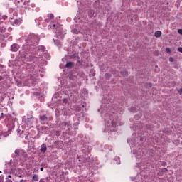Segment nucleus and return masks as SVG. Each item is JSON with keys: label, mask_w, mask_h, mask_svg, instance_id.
<instances>
[{"label": "nucleus", "mask_w": 182, "mask_h": 182, "mask_svg": "<svg viewBox=\"0 0 182 182\" xmlns=\"http://www.w3.org/2000/svg\"><path fill=\"white\" fill-rule=\"evenodd\" d=\"M26 45L23 46V50L28 54L31 52V48L36 46L39 43V36L34 34H30L27 38L25 37Z\"/></svg>", "instance_id": "1"}, {"label": "nucleus", "mask_w": 182, "mask_h": 182, "mask_svg": "<svg viewBox=\"0 0 182 182\" xmlns=\"http://www.w3.org/2000/svg\"><path fill=\"white\" fill-rule=\"evenodd\" d=\"M30 50L28 53H33V55H36L34 58H38V56H41L45 50H46V48L43 46H38L36 47V46L31 47Z\"/></svg>", "instance_id": "2"}, {"label": "nucleus", "mask_w": 182, "mask_h": 182, "mask_svg": "<svg viewBox=\"0 0 182 182\" xmlns=\"http://www.w3.org/2000/svg\"><path fill=\"white\" fill-rule=\"evenodd\" d=\"M36 124V119L33 117L28 118L26 120V126H27V127H33V124Z\"/></svg>", "instance_id": "3"}, {"label": "nucleus", "mask_w": 182, "mask_h": 182, "mask_svg": "<svg viewBox=\"0 0 182 182\" xmlns=\"http://www.w3.org/2000/svg\"><path fill=\"white\" fill-rule=\"evenodd\" d=\"M107 130L110 132H116V123L114 122L108 121L107 122Z\"/></svg>", "instance_id": "4"}, {"label": "nucleus", "mask_w": 182, "mask_h": 182, "mask_svg": "<svg viewBox=\"0 0 182 182\" xmlns=\"http://www.w3.org/2000/svg\"><path fill=\"white\" fill-rule=\"evenodd\" d=\"M49 118H48V115L46 114H42L39 116V120L41 124H46L48 123V120Z\"/></svg>", "instance_id": "5"}, {"label": "nucleus", "mask_w": 182, "mask_h": 182, "mask_svg": "<svg viewBox=\"0 0 182 182\" xmlns=\"http://www.w3.org/2000/svg\"><path fill=\"white\" fill-rule=\"evenodd\" d=\"M19 45H18L17 43H14L13 45H11V52H18L19 50Z\"/></svg>", "instance_id": "6"}, {"label": "nucleus", "mask_w": 182, "mask_h": 182, "mask_svg": "<svg viewBox=\"0 0 182 182\" xmlns=\"http://www.w3.org/2000/svg\"><path fill=\"white\" fill-rule=\"evenodd\" d=\"M15 154L16 156H19L20 154H26V152L23 151L22 149H16Z\"/></svg>", "instance_id": "7"}, {"label": "nucleus", "mask_w": 182, "mask_h": 182, "mask_svg": "<svg viewBox=\"0 0 182 182\" xmlns=\"http://www.w3.org/2000/svg\"><path fill=\"white\" fill-rule=\"evenodd\" d=\"M48 148L46 147V145L45 144H43L41 146L40 151L42 153H46V150Z\"/></svg>", "instance_id": "8"}, {"label": "nucleus", "mask_w": 182, "mask_h": 182, "mask_svg": "<svg viewBox=\"0 0 182 182\" xmlns=\"http://www.w3.org/2000/svg\"><path fill=\"white\" fill-rule=\"evenodd\" d=\"M73 66V62H68L65 65V68H68V69H72Z\"/></svg>", "instance_id": "9"}, {"label": "nucleus", "mask_w": 182, "mask_h": 182, "mask_svg": "<svg viewBox=\"0 0 182 182\" xmlns=\"http://www.w3.org/2000/svg\"><path fill=\"white\" fill-rule=\"evenodd\" d=\"M161 36V31H157L156 32H155L154 33L155 38H160Z\"/></svg>", "instance_id": "10"}, {"label": "nucleus", "mask_w": 182, "mask_h": 182, "mask_svg": "<svg viewBox=\"0 0 182 182\" xmlns=\"http://www.w3.org/2000/svg\"><path fill=\"white\" fill-rule=\"evenodd\" d=\"M6 77H8V75H6V73H4V74L0 75V81L5 80V79H6Z\"/></svg>", "instance_id": "11"}, {"label": "nucleus", "mask_w": 182, "mask_h": 182, "mask_svg": "<svg viewBox=\"0 0 182 182\" xmlns=\"http://www.w3.org/2000/svg\"><path fill=\"white\" fill-rule=\"evenodd\" d=\"M33 181H39V176L36 174L33 175L32 178Z\"/></svg>", "instance_id": "12"}, {"label": "nucleus", "mask_w": 182, "mask_h": 182, "mask_svg": "<svg viewBox=\"0 0 182 182\" xmlns=\"http://www.w3.org/2000/svg\"><path fill=\"white\" fill-rule=\"evenodd\" d=\"M9 134H11V131L9 130L8 132H4L3 134V137H8V136H9Z\"/></svg>", "instance_id": "13"}, {"label": "nucleus", "mask_w": 182, "mask_h": 182, "mask_svg": "<svg viewBox=\"0 0 182 182\" xmlns=\"http://www.w3.org/2000/svg\"><path fill=\"white\" fill-rule=\"evenodd\" d=\"M57 36H58V39H63V34H62L61 36H60V32H57Z\"/></svg>", "instance_id": "14"}, {"label": "nucleus", "mask_w": 182, "mask_h": 182, "mask_svg": "<svg viewBox=\"0 0 182 182\" xmlns=\"http://www.w3.org/2000/svg\"><path fill=\"white\" fill-rule=\"evenodd\" d=\"M6 30V28H5V27H2L0 26V32L1 33H4V32H5Z\"/></svg>", "instance_id": "15"}, {"label": "nucleus", "mask_w": 182, "mask_h": 182, "mask_svg": "<svg viewBox=\"0 0 182 182\" xmlns=\"http://www.w3.org/2000/svg\"><path fill=\"white\" fill-rule=\"evenodd\" d=\"M48 19H53V18H55V16H53V14H49L48 15Z\"/></svg>", "instance_id": "16"}, {"label": "nucleus", "mask_w": 182, "mask_h": 182, "mask_svg": "<svg viewBox=\"0 0 182 182\" xmlns=\"http://www.w3.org/2000/svg\"><path fill=\"white\" fill-rule=\"evenodd\" d=\"M50 28H51L52 29H55L56 28V24L48 26V29H50Z\"/></svg>", "instance_id": "17"}, {"label": "nucleus", "mask_w": 182, "mask_h": 182, "mask_svg": "<svg viewBox=\"0 0 182 182\" xmlns=\"http://www.w3.org/2000/svg\"><path fill=\"white\" fill-rule=\"evenodd\" d=\"M136 159H141L142 154H134Z\"/></svg>", "instance_id": "18"}, {"label": "nucleus", "mask_w": 182, "mask_h": 182, "mask_svg": "<svg viewBox=\"0 0 182 182\" xmlns=\"http://www.w3.org/2000/svg\"><path fill=\"white\" fill-rule=\"evenodd\" d=\"M166 52L167 53H171V50L170 49V48H166Z\"/></svg>", "instance_id": "19"}, {"label": "nucleus", "mask_w": 182, "mask_h": 182, "mask_svg": "<svg viewBox=\"0 0 182 182\" xmlns=\"http://www.w3.org/2000/svg\"><path fill=\"white\" fill-rule=\"evenodd\" d=\"M111 75L110 74H109V73H106L105 74V77L107 78V79H110V77H111Z\"/></svg>", "instance_id": "20"}, {"label": "nucleus", "mask_w": 182, "mask_h": 182, "mask_svg": "<svg viewBox=\"0 0 182 182\" xmlns=\"http://www.w3.org/2000/svg\"><path fill=\"white\" fill-rule=\"evenodd\" d=\"M1 18H2L4 21H5V20L8 19V16L4 15V16H2Z\"/></svg>", "instance_id": "21"}, {"label": "nucleus", "mask_w": 182, "mask_h": 182, "mask_svg": "<svg viewBox=\"0 0 182 182\" xmlns=\"http://www.w3.org/2000/svg\"><path fill=\"white\" fill-rule=\"evenodd\" d=\"M55 134V136H60V132L56 131Z\"/></svg>", "instance_id": "22"}, {"label": "nucleus", "mask_w": 182, "mask_h": 182, "mask_svg": "<svg viewBox=\"0 0 182 182\" xmlns=\"http://www.w3.org/2000/svg\"><path fill=\"white\" fill-rule=\"evenodd\" d=\"M178 33H179V35L182 36V29H178Z\"/></svg>", "instance_id": "23"}, {"label": "nucleus", "mask_w": 182, "mask_h": 182, "mask_svg": "<svg viewBox=\"0 0 182 182\" xmlns=\"http://www.w3.org/2000/svg\"><path fill=\"white\" fill-rule=\"evenodd\" d=\"M178 51L182 53V47L178 48Z\"/></svg>", "instance_id": "24"}, {"label": "nucleus", "mask_w": 182, "mask_h": 182, "mask_svg": "<svg viewBox=\"0 0 182 182\" xmlns=\"http://www.w3.org/2000/svg\"><path fill=\"white\" fill-rule=\"evenodd\" d=\"M169 62H174V58L173 57L169 58Z\"/></svg>", "instance_id": "25"}, {"label": "nucleus", "mask_w": 182, "mask_h": 182, "mask_svg": "<svg viewBox=\"0 0 182 182\" xmlns=\"http://www.w3.org/2000/svg\"><path fill=\"white\" fill-rule=\"evenodd\" d=\"M178 93H180V95H181V93H182V88H181V89L178 90Z\"/></svg>", "instance_id": "26"}, {"label": "nucleus", "mask_w": 182, "mask_h": 182, "mask_svg": "<svg viewBox=\"0 0 182 182\" xmlns=\"http://www.w3.org/2000/svg\"><path fill=\"white\" fill-rule=\"evenodd\" d=\"M122 75H127V71L122 72Z\"/></svg>", "instance_id": "27"}, {"label": "nucleus", "mask_w": 182, "mask_h": 182, "mask_svg": "<svg viewBox=\"0 0 182 182\" xmlns=\"http://www.w3.org/2000/svg\"><path fill=\"white\" fill-rule=\"evenodd\" d=\"M54 43H55V45L58 43V41H56L55 40H54Z\"/></svg>", "instance_id": "28"}, {"label": "nucleus", "mask_w": 182, "mask_h": 182, "mask_svg": "<svg viewBox=\"0 0 182 182\" xmlns=\"http://www.w3.org/2000/svg\"><path fill=\"white\" fill-rule=\"evenodd\" d=\"M41 171H43V168H40Z\"/></svg>", "instance_id": "29"}, {"label": "nucleus", "mask_w": 182, "mask_h": 182, "mask_svg": "<svg viewBox=\"0 0 182 182\" xmlns=\"http://www.w3.org/2000/svg\"><path fill=\"white\" fill-rule=\"evenodd\" d=\"M8 177H9V178H11L12 177V176L9 175Z\"/></svg>", "instance_id": "30"}, {"label": "nucleus", "mask_w": 182, "mask_h": 182, "mask_svg": "<svg viewBox=\"0 0 182 182\" xmlns=\"http://www.w3.org/2000/svg\"><path fill=\"white\" fill-rule=\"evenodd\" d=\"M57 46H60V43H58V44H57Z\"/></svg>", "instance_id": "31"}, {"label": "nucleus", "mask_w": 182, "mask_h": 182, "mask_svg": "<svg viewBox=\"0 0 182 182\" xmlns=\"http://www.w3.org/2000/svg\"><path fill=\"white\" fill-rule=\"evenodd\" d=\"M26 140H28V136H25Z\"/></svg>", "instance_id": "32"}, {"label": "nucleus", "mask_w": 182, "mask_h": 182, "mask_svg": "<svg viewBox=\"0 0 182 182\" xmlns=\"http://www.w3.org/2000/svg\"><path fill=\"white\" fill-rule=\"evenodd\" d=\"M19 178H22V175L18 176Z\"/></svg>", "instance_id": "33"}, {"label": "nucleus", "mask_w": 182, "mask_h": 182, "mask_svg": "<svg viewBox=\"0 0 182 182\" xmlns=\"http://www.w3.org/2000/svg\"><path fill=\"white\" fill-rule=\"evenodd\" d=\"M63 102H64V103H66L67 101H66V100H64Z\"/></svg>", "instance_id": "34"}, {"label": "nucleus", "mask_w": 182, "mask_h": 182, "mask_svg": "<svg viewBox=\"0 0 182 182\" xmlns=\"http://www.w3.org/2000/svg\"><path fill=\"white\" fill-rule=\"evenodd\" d=\"M20 182H24V181H23V179H21V180L20 181Z\"/></svg>", "instance_id": "35"}, {"label": "nucleus", "mask_w": 182, "mask_h": 182, "mask_svg": "<svg viewBox=\"0 0 182 182\" xmlns=\"http://www.w3.org/2000/svg\"><path fill=\"white\" fill-rule=\"evenodd\" d=\"M0 180H2V177H0Z\"/></svg>", "instance_id": "36"}, {"label": "nucleus", "mask_w": 182, "mask_h": 182, "mask_svg": "<svg viewBox=\"0 0 182 182\" xmlns=\"http://www.w3.org/2000/svg\"><path fill=\"white\" fill-rule=\"evenodd\" d=\"M116 159H117L119 160V157H117Z\"/></svg>", "instance_id": "37"}]
</instances>
